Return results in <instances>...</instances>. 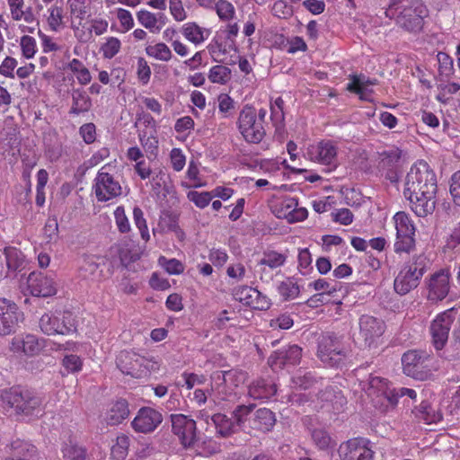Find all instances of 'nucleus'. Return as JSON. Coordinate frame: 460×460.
<instances>
[{"label": "nucleus", "instance_id": "f257e3e1", "mask_svg": "<svg viewBox=\"0 0 460 460\" xmlns=\"http://www.w3.org/2000/svg\"><path fill=\"white\" fill-rule=\"evenodd\" d=\"M437 178L424 161L414 164L406 176L403 194L418 217L431 214L436 206Z\"/></svg>", "mask_w": 460, "mask_h": 460}, {"label": "nucleus", "instance_id": "f03ea898", "mask_svg": "<svg viewBox=\"0 0 460 460\" xmlns=\"http://www.w3.org/2000/svg\"><path fill=\"white\" fill-rule=\"evenodd\" d=\"M1 405L6 412L27 419L39 418L44 413L42 398L19 387L3 390Z\"/></svg>", "mask_w": 460, "mask_h": 460}, {"label": "nucleus", "instance_id": "7ed1b4c3", "mask_svg": "<svg viewBox=\"0 0 460 460\" xmlns=\"http://www.w3.org/2000/svg\"><path fill=\"white\" fill-rule=\"evenodd\" d=\"M367 392L368 396L372 398L375 407L383 412L394 410L400 397L408 396L412 400H416L417 397L415 390L405 387L391 388L389 382L380 376L369 377Z\"/></svg>", "mask_w": 460, "mask_h": 460}, {"label": "nucleus", "instance_id": "20e7f679", "mask_svg": "<svg viewBox=\"0 0 460 460\" xmlns=\"http://www.w3.org/2000/svg\"><path fill=\"white\" fill-rule=\"evenodd\" d=\"M427 258L422 255H415L399 271L394 279V288L397 294L406 295L416 288L427 270Z\"/></svg>", "mask_w": 460, "mask_h": 460}, {"label": "nucleus", "instance_id": "39448f33", "mask_svg": "<svg viewBox=\"0 0 460 460\" xmlns=\"http://www.w3.org/2000/svg\"><path fill=\"white\" fill-rule=\"evenodd\" d=\"M268 205L277 218L285 219L289 224L304 221L308 216L307 209L299 207L297 199L293 197L272 196Z\"/></svg>", "mask_w": 460, "mask_h": 460}, {"label": "nucleus", "instance_id": "423d86ee", "mask_svg": "<svg viewBox=\"0 0 460 460\" xmlns=\"http://www.w3.org/2000/svg\"><path fill=\"white\" fill-rule=\"evenodd\" d=\"M210 395L217 394L219 400H227L234 394V389L246 379V373L237 369L215 371L210 376Z\"/></svg>", "mask_w": 460, "mask_h": 460}, {"label": "nucleus", "instance_id": "0eeeda50", "mask_svg": "<svg viewBox=\"0 0 460 460\" xmlns=\"http://www.w3.org/2000/svg\"><path fill=\"white\" fill-rule=\"evenodd\" d=\"M117 366L123 374L134 378L146 377L151 371L158 369L157 362L126 350L121 351L118 356Z\"/></svg>", "mask_w": 460, "mask_h": 460}, {"label": "nucleus", "instance_id": "6e6552de", "mask_svg": "<svg viewBox=\"0 0 460 460\" xmlns=\"http://www.w3.org/2000/svg\"><path fill=\"white\" fill-rule=\"evenodd\" d=\"M111 164L103 165L97 172L93 185V190L100 202L111 200L122 193L119 181L111 172Z\"/></svg>", "mask_w": 460, "mask_h": 460}, {"label": "nucleus", "instance_id": "1a4fd4ad", "mask_svg": "<svg viewBox=\"0 0 460 460\" xmlns=\"http://www.w3.org/2000/svg\"><path fill=\"white\" fill-rule=\"evenodd\" d=\"M427 15L426 6L420 0H413L410 4L399 7L394 18L396 24L409 32H418L422 29L423 18Z\"/></svg>", "mask_w": 460, "mask_h": 460}, {"label": "nucleus", "instance_id": "9d476101", "mask_svg": "<svg viewBox=\"0 0 460 460\" xmlns=\"http://www.w3.org/2000/svg\"><path fill=\"white\" fill-rule=\"evenodd\" d=\"M40 328L47 335H66L75 330V319L70 312H49L40 319Z\"/></svg>", "mask_w": 460, "mask_h": 460}, {"label": "nucleus", "instance_id": "9b49d317", "mask_svg": "<svg viewBox=\"0 0 460 460\" xmlns=\"http://www.w3.org/2000/svg\"><path fill=\"white\" fill-rule=\"evenodd\" d=\"M374 455L370 441L363 438L348 439L338 448L339 460H374Z\"/></svg>", "mask_w": 460, "mask_h": 460}, {"label": "nucleus", "instance_id": "f8f14e48", "mask_svg": "<svg viewBox=\"0 0 460 460\" xmlns=\"http://www.w3.org/2000/svg\"><path fill=\"white\" fill-rule=\"evenodd\" d=\"M23 319V313L14 302L0 297V336L13 333Z\"/></svg>", "mask_w": 460, "mask_h": 460}, {"label": "nucleus", "instance_id": "ddd939ff", "mask_svg": "<svg viewBox=\"0 0 460 460\" xmlns=\"http://www.w3.org/2000/svg\"><path fill=\"white\" fill-rule=\"evenodd\" d=\"M172 430L184 447L194 446L198 439L196 421L190 417L177 413L171 415Z\"/></svg>", "mask_w": 460, "mask_h": 460}, {"label": "nucleus", "instance_id": "4468645a", "mask_svg": "<svg viewBox=\"0 0 460 460\" xmlns=\"http://www.w3.org/2000/svg\"><path fill=\"white\" fill-rule=\"evenodd\" d=\"M344 356V348L339 338L332 335L322 337L318 345V357L324 364L335 367Z\"/></svg>", "mask_w": 460, "mask_h": 460}, {"label": "nucleus", "instance_id": "2eb2a0df", "mask_svg": "<svg viewBox=\"0 0 460 460\" xmlns=\"http://www.w3.org/2000/svg\"><path fill=\"white\" fill-rule=\"evenodd\" d=\"M385 324L383 321L371 316L362 315L359 319V339L364 346H376L385 332Z\"/></svg>", "mask_w": 460, "mask_h": 460}, {"label": "nucleus", "instance_id": "dca6fc26", "mask_svg": "<svg viewBox=\"0 0 460 460\" xmlns=\"http://www.w3.org/2000/svg\"><path fill=\"white\" fill-rule=\"evenodd\" d=\"M162 421L163 415L159 411L151 407H142L133 419L131 426L136 432L146 434L155 430Z\"/></svg>", "mask_w": 460, "mask_h": 460}, {"label": "nucleus", "instance_id": "f3484780", "mask_svg": "<svg viewBox=\"0 0 460 460\" xmlns=\"http://www.w3.org/2000/svg\"><path fill=\"white\" fill-rule=\"evenodd\" d=\"M454 317L452 311L439 314L431 323L432 342L437 349H441L447 341Z\"/></svg>", "mask_w": 460, "mask_h": 460}, {"label": "nucleus", "instance_id": "a211bd4d", "mask_svg": "<svg viewBox=\"0 0 460 460\" xmlns=\"http://www.w3.org/2000/svg\"><path fill=\"white\" fill-rule=\"evenodd\" d=\"M234 298L240 303L255 310H267L271 303L270 299L258 289L243 286L234 290Z\"/></svg>", "mask_w": 460, "mask_h": 460}, {"label": "nucleus", "instance_id": "6ab92c4d", "mask_svg": "<svg viewBox=\"0 0 460 460\" xmlns=\"http://www.w3.org/2000/svg\"><path fill=\"white\" fill-rule=\"evenodd\" d=\"M307 155L310 160L326 165H335L337 162V146L331 140H322L308 146Z\"/></svg>", "mask_w": 460, "mask_h": 460}, {"label": "nucleus", "instance_id": "aec40b11", "mask_svg": "<svg viewBox=\"0 0 460 460\" xmlns=\"http://www.w3.org/2000/svg\"><path fill=\"white\" fill-rule=\"evenodd\" d=\"M450 289V272L442 269L433 273L428 283V297L431 301L443 300Z\"/></svg>", "mask_w": 460, "mask_h": 460}, {"label": "nucleus", "instance_id": "412c9836", "mask_svg": "<svg viewBox=\"0 0 460 460\" xmlns=\"http://www.w3.org/2000/svg\"><path fill=\"white\" fill-rule=\"evenodd\" d=\"M263 117H239V129L247 142L259 143L265 136Z\"/></svg>", "mask_w": 460, "mask_h": 460}, {"label": "nucleus", "instance_id": "4be33fe9", "mask_svg": "<svg viewBox=\"0 0 460 460\" xmlns=\"http://www.w3.org/2000/svg\"><path fill=\"white\" fill-rule=\"evenodd\" d=\"M27 285L34 296H50L57 292L53 279L41 272H31L27 279Z\"/></svg>", "mask_w": 460, "mask_h": 460}, {"label": "nucleus", "instance_id": "5701e85b", "mask_svg": "<svg viewBox=\"0 0 460 460\" xmlns=\"http://www.w3.org/2000/svg\"><path fill=\"white\" fill-rule=\"evenodd\" d=\"M302 357V349L297 345H291L288 348L275 351L269 358V365L273 368L280 369L288 365H296Z\"/></svg>", "mask_w": 460, "mask_h": 460}, {"label": "nucleus", "instance_id": "b1692460", "mask_svg": "<svg viewBox=\"0 0 460 460\" xmlns=\"http://www.w3.org/2000/svg\"><path fill=\"white\" fill-rule=\"evenodd\" d=\"M10 349L14 353H23L27 356L38 354L41 349L39 339L32 334L16 336L12 339Z\"/></svg>", "mask_w": 460, "mask_h": 460}, {"label": "nucleus", "instance_id": "393cba45", "mask_svg": "<svg viewBox=\"0 0 460 460\" xmlns=\"http://www.w3.org/2000/svg\"><path fill=\"white\" fill-rule=\"evenodd\" d=\"M316 291H321L320 294H324L332 297H342L347 293V288L342 282L336 280H327L325 279H319L309 284Z\"/></svg>", "mask_w": 460, "mask_h": 460}, {"label": "nucleus", "instance_id": "a878e982", "mask_svg": "<svg viewBox=\"0 0 460 460\" xmlns=\"http://www.w3.org/2000/svg\"><path fill=\"white\" fill-rule=\"evenodd\" d=\"M376 84V80H369L365 75H352L347 85V90L358 95L360 100L371 101L373 91L370 85Z\"/></svg>", "mask_w": 460, "mask_h": 460}, {"label": "nucleus", "instance_id": "bb28decb", "mask_svg": "<svg viewBox=\"0 0 460 460\" xmlns=\"http://www.w3.org/2000/svg\"><path fill=\"white\" fill-rule=\"evenodd\" d=\"M129 414L128 404L126 400H118L111 403L104 414V420L108 425L121 423Z\"/></svg>", "mask_w": 460, "mask_h": 460}, {"label": "nucleus", "instance_id": "cd10ccee", "mask_svg": "<svg viewBox=\"0 0 460 460\" xmlns=\"http://www.w3.org/2000/svg\"><path fill=\"white\" fill-rule=\"evenodd\" d=\"M424 354L417 350H409L403 354L402 364L403 372L412 377H417L420 368L424 363Z\"/></svg>", "mask_w": 460, "mask_h": 460}, {"label": "nucleus", "instance_id": "c85d7f7f", "mask_svg": "<svg viewBox=\"0 0 460 460\" xmlns=\"http://www.w3.org/2000/svg\"><path fill=\"white\" fill-rule=\"evenodd\" d=\"M275 420L274 413L270 410L261 408L254 412L251 427L260 430H270Z\"/></svg>", "mask_w": 460, "mask_h": 460}, {"label": "nucleus", "instance_id": "c756f323", "mask_svg": "<svg viewBox=\"0 0 460 460\" xmlns=\"http://www.w3.org/2000/svg\"><path fill=\"white\" fill-rule=\"evenodd\" d=\"M276 393L274 385L268 383L264 379H258L249 386L248 394L253 399L270 398Z\"/></svg>", "mask_w": 460, "mask_h": 460}, {"label": "nucleus", "instance_id": "7c9ffc66", "mask_svg": "<svg viewBox=\"0 0 460 460\" xmlns=\"http://www.w3.org/2000/svg\"><path fill=\"white\" fill-rule=\"evenodd\" d=\"M402 151L397 146H386L376 153L378 164L382 168L394 165L401 158Z\"/></svg>", "mask_w": 460, "mask_h": 460}, {"label": "nucleus", "instance_id": "2f4dec72", "mask_svg": "<svg viewBox=\"0 0 460 460\" xmlns=\"http://www.w3.org/2000/svg\"><path fill=\"white\" fill-rule=\"evenodd\" d=\"M279 296L284 300H293L300 294V287L294 278H287L277 286Z\"/></svg>", "mask_w": 460, "mask_h": 460}, {"label": "nucleus", "instance_id": "473e14b6", "mask_svg": "<svg viewBox=\"0 0 460 460\" xmlns=\"http://www.w3.org/2000/svg\"><path fill=\"white\" fill-rule=\"evenodd\" d=\"M185 177L190 183L182 181L181 186L187 189L200 188L206 186V181L201 178L199 164L193 160L190 161Z\"/></svg>", "mask_w": 460, "mask_h": 460}, {"label": "nucleus", "instance_id": "72a5a7b5", "mask_svg": "<svg viewBox=\"0 0 460 460\" xmlns=\"http://www.w3.org/2000/svg\"><path fill=\"white\" fill-rule=\"evenodd\" d=\"M211 425L221 437H227L234 430V424L226 415L217 413L211 417Z\"/></svg>", "mask_w": 460, "mask_h": 460}, {"label": "nucleus", "instance_id": "f704fd0d", "mask_svg": "<svg viewBox=\"0 0 460 460\" xmlns=\"http://www.w3.org/2000/svg\"><path fill=\"white\" fill-rule=\"evenodd\" d=\"M396 234H415V226L410 216L403 211L394 216Z\"/></svg>", "mask_w": 460, "mask_h": 460}, {"label": "nucleus", "instance_id": "c9c22d12", "mask_svg": "<svg viewBox=\"0 0 460 460\" xmlns=\"http://www.w3.org/2000/svg\"><path fill=\"white\" fill-rule=\"evenodd\" d=\"M311 437L315 447L320 450H327L333 446V440L323 428L314 429Z\"/></svg>", "mask_w": 460, "mask_h": 460}, {"label": "nucleus", "instance_id": "e433bc0d", "mask_svg": "<svg viewBox=\"0 0 460 460\" xmlns=\"http://www.w3.org/2000/svg\"><path fill=\"white\" fill-rule=\"evenodd\" d=\"M62 454L66 460H87L88 457L86 449L73 441L63 447Z\"/></svg>", "mask_w": 460, "mask_h": 460}, {"label": "nucleus", "instance_id": "4c0bfd02", "mask_svg": "<svg viewBox=\"0 0 460 460\" xmlns=\"http://www.w3.org/2000/svg\"><path fill=\"white\" fill-rule=\"evenodd\" d=\"M68 68L76 75V78L81 84H87L91 82L90 71L79 59L73 58L68 64Z\"/></svg>", "mask_w": 460, "mask_h": 460}, {"label": "nucleus", "instance_id": "58836bf2", "mask_svg": "<svg viewBox=\"0 0 460 460\" xmlns=\"http://www.w3.org/2000/svg\"><path fill=\"white\" fill-rule=\"evenodd\" d=\"M137 17L139 23L151 32H159L161 31V26L156 25L158 22L156 14L146 10H140L137 12Z\"/></svg>", "mask_w": 460, "mask_h": 460}, {"label": "nucleus", "instance_id": "ea45409f", "mask_svg": "<svg viewBox=\"0 0 460 460\" xmlns=\"http://www.w3.org/2000/svg\"><path fill=\"white\" fill-rule=\"evenodd\" d=\"M415 234H396L394 249L396 253H410L415 247Z\"/></svg>", "mask_w": 460, "mask_h": 460}, {"label": "nucleus", "instance_id": "a19ab883", "mask_svg": "<svg viewBox=\"0 0 460 460\" xmlns=\"http://www.w3.org/2000/svg\"><path fill=\"white\" fill-rule=\"evenodd\" d=\"M7 267L10 270L19 269L24 262V255L15 247H6L4 251Z\"/></svg>", "mask_w": 460, "mask_h": 460}, {"label": "nucleus", "instance_id": "79ce46f5", "mask_svg": "<svg viewBox=\"0 0 460 460\" xmlns=\"http://www.w3.org/2000/svg\"><path fill=\"white\" fill-rule=\"evenodd\" d=\"M129 438L124 434L117 437L115 444L111 447V456L116 460H123L128 455Z\"/></svg>", "mask_w": 460, "mask_h": 460}, {"label": "nucleus", "instance_id": "37998d69", "mask_svg": "<svg viewBox=\"0 0 460 460\" xmlns=\"http://www.w3.org/2000/svg\"><path fill=\"white\" fill-rule=\"evenodd\" d=\"M182 33L187 40L194 44L204 41L203 30L195 22L185 23L182 27Z\"/></svg>", "mask_w": 460, "mask_h": 460}, {"label": "nucleus", "instance_id": "c03bdc74", "mask_svg": "<svg viewBox=\"0 0 460 460\" xmlns=\"http://www.w3.org/2000/svg\"><path fill=\"white\" fill-rule=\"evenodd\" d=\"M146 52L148 56L162 61H168L172 58V51L164 43H157L154 46H147Z\"/></svg>", "mask_w": 460, "mask_h": 460}, {"label": "nucleus", "instance_id": "a18cd8bd", "mask_svg": "<svg viewBox=\"0 0 460 460\" xmlns=\"http://www.w3.org/2000/svg\"><path fill=\"white\" fill-rule=\"evenodd\" d=\"M159 265L170 275H180L184 271V264L177 259H167L160 256L158 259Z\"/></svg>", "mask_w": 460, "mask_h": 460}, {"label": "nucleus", "instance_id": "49530a36", "mask_svg": "<svg viewBox=\"0 0 460 460\" xmlns=\"http://www.w3.org/2000/svg\"><path fill=\"white\" fill-rule=\"evenodd\" d=\"M286 256L280 252L270 251L264 253L263 258L260 261L261 266H268L270 269H277L284 265Z\"/></svg>", "mask_w": 460, "mask_h": 460}, {"label": "nucleus", "instance_id": "de8ad7c7", "mask_svg": "<svg viewBox=\"0 0 460 460\" xmlns=\"http://www.w3.org/2000/svg\"><path fill=\"white\" fill-rule=\"evenodd\" d=\"M231 77V70L221 65H217L211 67L209 74H208V79L212 83H217L220 84H225L228 80H230Z\"/></svg>", "mask_w": 460, "mask_h": 460}, {"label": "nucleus", "instance_id": "09e8293b", "mask_svg": "<svg viewBox=\"0 0 460 460\" xmlns=\"http://www.w3.org/2000/svg\"><path fill=\"white\" fill-rule=\"evenodd\" d=\"M48 24L51 31H58L63 24V7L53 4L49 9Z\"/></svg>", "mask_w": 460, "mask_h": 460}, {"label": "nucleus", "instance_id": "8fccbe9b", "mask_svg": "<svg viewBox=\"0 0 460 460\" xmlns=\"http://www.w3.org/2000/svg\"><path fill=\"white\" fill-rule=\"evenodd\" d=\"M133 219L136 226L140 232L141 238L147 242L150 239V234L146 224V220L144 217V213L139 207L133 208Z\"/></svg>", "mask_w": 460, "mask_h": 460}, {"label": "nucleus", "instance_id": "3c124183", "mask_svg": "<svg viewBox=\"0 0 460 460\" xmlns=\"http://www.w3.org/2000/svg\"><path fill=\"white\" fill-rule=\"evenodd\" d=\"M114 219L117 228L120 233L126 234L130 231L131 226L123 206L116 208L114 210Z\"/></svg>", "mask_w": 460, "mask_h": 460}, {"label": "nucleus", "instance_id": "603ef678", "mask_svg": "<svg viewBox=\"0 0 460 460\" xmlns=\"http://www.w3.org/2000/svg\"><path fill=\"white\" fill-rule=\"evenodd\" d=\"M254 405L249 404V405H239L234 411V417L235 419V421L238 425H243L246 421H249V425L251 426L252 419L251 418V415L252 413Z\"/></svg>", "mask_w": 460, "mask_h": 460}, {"label": "nucleus", "instance_id": "864d4df0", "mask_svg": "<svg viewBox=\"0 0 460 460\" xmlns=\"http://www.w3.org/2000/svg\"><path fill=\"white\" fill-rule=\"evenodd\" d=\"M62 366L67 373L75 374L82 370L83 360L75 354L66 355L62 360Z\"/></svg>", "mask_w": 460, "mask_h": 460}, {"label": "nucleus", "instance_id": "5fc2aeb1", "mask_svg": "<svg viewBox=\"0 0 460 460\" xmlns=\"http://www.w3.org/2000/svg\"><path fill=\"white\" fill-rule=\"evenodd\" d=\"M188 199L192 201L198 208H204L211 201L213 195L208 191L199 192L191 190L187 194Z\"/></svg>", "mask_w": 460, "mask_h": 460}, {"label": "nucleus", "instance_id": "6e6d98bb", "mask_svg": "<svg viewBox=\"0 0 460 460\" xmlns=\"http://www.w3.org/2000/svg\"><path fill=\"white\" fill-rule=\"evenodd\" d=\"M170 163L173 171H182L186 164V155L181 148H172L169 155Z\"/></svg>", "mask_w": 460, "mask_h": 460}, {"label": "nucleus", "instance_id": "4d7b16f0", "mask_svg": "<svg viewBox=\"0 0 460 460\" xmlns=\"http://www.w3.org/2000/svg\"><path fill=\"white\" fill-rule=\"evenodd\" d=\"M98 269V264L92 256H84L80 265V275L84 279H89L95 274Z\"/></svg>", "mask_w": 460, "mask_h": 460}, {"label": "nucleus", "instance_id": "13d9d810", "mask_svg": "<svg viewBox=\"0 0 460 460\" xmlns=\"http://www.w3.org/2000/svg\"><path fill=\"white\" fill-rule=\"evenodd\" d=\"M121 43L119 39L115 37H111L107 40V41L102 46V51L103 57L106 58H112L116 56L120 49Z\"/></svg>", "mask_w": 460, "mask_h": 460}, {"label": "nucleus", "instance_id": "bf43d9fd", "mask_svg": "<svg viewBox=\"0 0 460 460\" xmlns=\"http://www.w3.org/2000/svg\"><path fill=\"white\" fill-rule=\"evenodd\" d=\"M321 400L330 402L332 404H340L342 406L346 400L342 396L341 391H335L332 387H327L320 395Z\"/></svg>", "mask_w": 460, "mask_h": 460}, {"label": "nucleus", "instance_id": "052dcab7", "mask_svg": "<svg viewBox=\"0 0 460 460\" xmlns=\"http://www.w3.org/2000/svg\"><path fill=\"white\" fill-rule=\"evenodd\" d=\"M431 409L427 402H421L420 407L414 411L415 416L425 423L436 422L438 416L430 412Z\"/></svg>", "mask_w": 460, "mask_h": 460}, {"label": "nucleus", "instance_id": "680f3d73", "mask_svg": "<svg viewBox=\"0 0 460 460\" xmlns=\"http://www.w3.org/2000/svg\"><path fill=\"white\" fill-rule=\"evenodd\" d=\"M292 381L296 386L307 389L314 385V378L310 372L299 371L293 376Z\"/></svg>", "mask_w": 460, "mask_h": 460}, {"label": "nucleus", "instance_id": "e2e57ef3", "mask_svg": "<svg viewBox=\"0 0 460 460\" xmlns=\"http://www.w3.org/2000/svg\"><path fill=\"white\" fill-rule=\"evenodd\" d=\"M294 324V321L289 314H283L277 318L271 319L270 326L273 330H288Z\"/></svg>", "mask_w": 460, "mask_h": 460}, {"label": "nucleus", "instance_id": "0e129e2a", "mask_svg": "<svg viewBox=\"0 0 460 460\" xmlns=\"http://www.w3.org/2000/svg\"><path fill=\"white\" fill-rule=\"evenodd\" d=\"M217 13L220 19L229 20L233 18L234 8L233 4L226 0H219L217 4Z\"/></svg>", "mask_w": 460, "mask_h": 460}, {"label": "nucleus", "instance_id": "69168bd1", "mask_svg": "<svg viewBox=\"0 0 460 460\" xmlns=\"http://www.w3.org/2000/svg\"><path fill=\"white\" fill-rule=\"evenodd\" d=\"M21 48L22 55L26 58H31L36 52V41L31 36H22L21 39Z\"/></svg>", "mask_w": 460, "mask_h": 460}, {"label": "nucleus", "instance_id": "338daca9", "mask_svg": "<svg viewBox=\"0 0 460 460\" xmlns=\"http://www.w3.org/2000/svg\"><path fill=\"white\" fill-rule=\"evenodd\" d=\"M437 57L440 73L450 75L453 73V59L445 52H438Z\"/></svg>", "mask_w": 460, "mask_h": 460}, {"label": "nucleus", "instance_id": "774afa93", "mask_svg": "<svg viewBox=\"0 0 460 460\" xmlns=\"http://www.w3.org/2000/svg\"><path fill=\"white\" fill-rule=\"evenodd\" d=\"M450 193L454 202L460 206V171L455 172L451 177Z\"/></svg>", "mask_w": 460, "mask_h": 460}]
</instances>
